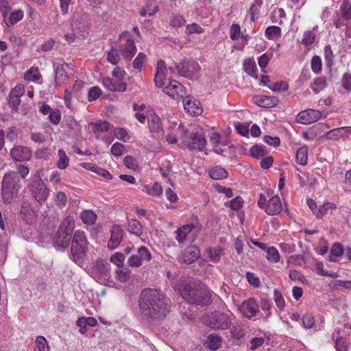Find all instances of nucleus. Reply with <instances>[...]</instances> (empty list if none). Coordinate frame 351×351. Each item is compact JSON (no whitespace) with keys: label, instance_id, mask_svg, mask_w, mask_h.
Wrapping results in <instances>:
<instances>
[{"label":"nucleus","instance_id":"6e6552de","mask_svg":"<svg viewBox=\"0 0 351 351\" xmlns=\"http://www.w3.org/2000/svg\"><path fill=\"white\" fill-rule=\"evenodd\" d=\"M29 187L34 199L39 204H43L46 201L49 194V190L38 173H35L31 177Z\"/></svg>","mask_w":351,"mask_h":351},{"label":"nucleus","instance_id":"aec40b11","mask_svg":"<svg viewBox=\"0 0 351 351\" xmlns=\"http://www.w3.org/2000/svg\"><path fill=\"white\" fill-rule=\"evenodd\" d=\"M73 75V68L69 64L62 63L57 65L56 68V84H62L64 81Z\"/></svg>","mask_w":351,"mask_h":351},{"label":"nucleus","instance_id":"0eeeda50","mask_svg":"<svg viewBox=\"0 0 351 351\" xmlns=\"http://www.w3.org/2000/svg\"><path fill=\"white\" fill-rule=\"evenodd\" d=\"M91 276L101 285L111 287L114 282L111 279L110 266L103 261H97L93 264Z\"/></svg>","mask_w":351,"mask_h":351},{"label":"nucleus","instance_id":"4be33fe9","mask_svg":"<svg viewBox=\"0 0 351 351\" xmlns=\"http://www.w3.org/2000/svg\"><path fill=\"white\" fill-rule=\"evenodd\" d=\"M147 122L149 130L153 135H159L162 132V128L159 117L156 114L153 109H149Z\"/></svg>","mask_w":351,"mask_h":351},{"label":"nucleus","instance_id":"a211bd4d","mask_svg":"<svg viewBox=\"0 0 351 351\" xmlns=\"http://www.w3.org/2000/svg\"><path fill=\"white\" fill-rule=\"evenodd\" d=\"M340 19L334 22L337 28H341L346 26V24L342 21H351V4L348 0H343L339 10Z\"/></svg>","mask_w":351,"mask_h":351},{"label":"nucleus","instance_id":"e433bc0d","mask_svg":"<svg viewBox=\"0 0 351 351\" xmlns=\"http://www.w3.org/2000/svg\"><path fill=\"white\" fill-rule=\"evenodd\" d=\"M121 57V52L115 47H112L107 52V60L113 65H116L120 62Z\"/></svg>","mask_w":351,"mask_h":351},{"label":"nucleus","instance_id":"1a4fd4ad","mask_svg":"<svg viewBox=\"0 0 351 351\" xmlns=\"http://www.w3.org/2000/svg\"><path fill=\"white\" fill-rule=\"evenodd\" d=\"M183 145L189 149L202 151L206 145V139L202 130L186 134L182 140Z\"/></svg>","mask_w":351,"mask_h":351},{"label":"nucleus","instance_id":"0e129e2a","mask_svg":"<svg viewBox=\"0 0 351 351\" xmlns=\"http://www.w3.org/2000/svg\"><path fill=\"white\" fill-rule=\"evenodd\" d=\"M101 94V90L98 86L91 87L88 92V99L89 101H95Z\"/></svg>","mask_w":351,"mask_h":351},{"label":"nucleus","instance_id":"6ab92c4d","mask_svg":"<svg viewBox=\"0 0 351 351\" xmlns=\"http://www.w3.org/2000/svg\"><path fill=\"white\" fill-rule=\"evenodd\" d=\"M163 91L165 94L173 99L182 97L185 93L184 87L176 80H171L164 87Z\"/></svg>","mask_w":351,"mask_h":351},{"label":"nucleus","instance_id":"864d4df0","mask_svg":"<svg viewBox=\"0 0 351 351\" xmlns=\"http://www.w3.org/2000/svg\"><path fill=\"white\" fill-rule=\"evenodd\" d=\"M114 134L117 139L123 141L124 142H128L130 138V136L128 134L127 130L123 128H114Z\"/></svg>","mask_w":351,"mask_h":351},{"label":"nucleus","instance_id":"4c0bfd02","mask_svg":"<svg viewBox=\"0 0 351 351\" xmlns=\"http://www.w3.org/2000/svg\"><path fill=\"white\" fill-rule=\"evenodd\" d=\"M35 346L38 351H50L51 350L48 341L42 335L36 337Z\"/></svg>","mask_w":351,"mask_h":351},{"label":"nucleus","instance_id":"c756f323","mask_svg":"<svg viewBox=\"0 0 351 351\" xmlns=\"http://www.w3.org/2000/svg\"><path fill=\"white\" fill-rule=\"evenodd\" d=\"M336 208L337 206L334 203L327 202L319 206L317 210H314V214L317 218H322L328 213H332Z\"/></svg>","mask_w":351,"mask_h":351},{"label":"nucleus","instance_id":"49530a36","mask_svg":"<svg viewBox=\"0 0 351 351\" xmlns=\"http://www.w3.org/2000/svg\"><path fill=\"white\" fill-rule=\"evenodd\" d=\"M117 278L121 282H126L130 277L129 269L123 267H118L115 271Z\"/></svg>","mask_w":351,"mask_h":351},{"label":"nucleus","instance_id":"a18cd8bd","mask_svg":"<svg viewBox=\"0 0 351 351\" xmlns=\"http://www.w3.org/2000/svg\"><path fill=\"white\" fill-rule=\"evenodd\" d=\"M263 4V0H254L250 8V14L251 16V20L255 21L258 16L259 10Z\"/></svg>","mask_w":351,"mask_h":351},{"label":"nucleus","instance_id":"c85d7f7f","mask_svg":"<svg viewBox=\"0 0 351 351\" xmlns=\"http://www.w3.org/2000/svg\"><path fill=\"white\" fill-rule=\"evenodd\" d=\"M207 252L210 260L213 263L219 262L221 256L225 254V249L219 246L210 247Z\"/></svg>","mask_w":351,"mask_h":351},{"label":"nucleus","instance_id":"39448f33","mask_svg":"<svg viewBox=\"0 0 351 351\" xmlns=\"http://www.w3.org/2000/svg\"><path fill=\"white\" fill-rule=\"evenodd\" d=\"M126 75L124 69L116 66L112 71V77H104L101 80L102 85L108 90L114 92H124L127 89V84L123 80Z\"/></svg>","mask_w":351,"mask_h":351},{"label":"nucleus","instance_id":"b1692460","mask_svg":"<svg viewBox=\"0 0 351 351\" xmlns=\"http://www.w3.org/2000/svg\"><path fill=\"white\" fill-rule=\"evenodd\" d=\"M110 239L108 243V247L110 250L117 248L123 239V230L119 226H113L111 229Z\"/></svg>","mask_w":351,"mask_h":351},{"label":"nucleus","instance_id":"412c9836","mask_svg":"<svg viewBox=\"0 0 351 351\" xmlns=\"http://www.w3.org/2000/svg\"><path fill=\"white\" fill-rule=\"evenodd\" d=\"M200 256L199 249L195 245L188 246L179 256V261L186 264L195 262Z\"/></svg>","mask_w":351,"mask_h":351},{"label":"nucleus","instance_id":"ea45409f","mask_svg":"<svg viewBox=\"0 0 351 351\" xmlns=\"http://www.w3.org/2000/svg\"><path fill=\"white\" fill-rule=\"evenodd\" d=\"M210 177L213 180H220L228 176L226 170L221 167H215L209 171Z\"/></svg>","mask_w":351,"mask_h":351},{"label":"nucleus","instance_id":"9d476101","mask_svg":"<svg viewBox=\"0 0 351 351\" xmlns=\"http://www.w3.org/2000/svg\"><path fill=\"white\" fill-rule=\"evenodd\" d=\"M120 52L123 59L131 60L136 51V47L128 32L122 33L120 36Z\"/></svg>","mask_w":351,"mask_h":351},{"label":"nucleus","instance_id":"c9c22d12","mask_svg":"<svg viewBox=\"0 0 351 351\" xmlns=\"http://www.w3.org/2000/svg\"><path fill=\"white\" fill-rule=\"evenodd\" d=\"M128 230L137 237H140L143 234L141 224L138 221L133 219L128 221Z\"/></svg>","mask_w":351,"mask_h":351},{"label":"nucleus","instance_id":"052dcab7","mask_svg":"<svg viewBox=\"0 0 351 351\" xmlns=\"http://www.w3.org/2000/svg\"><path fill=\"white\" fill-rule=\"evenodd\" d=\"M24 16L23 11L17 10L10 13L9 16V22L11 25H14L20 21Z\"/></svg>","mask_w":351,"mask_h":351},{"label":"nucleus","instance_id":"bf43d9fd","mask_svg":"<svg viewBox=\"0 0 351 351\" xmlns=\"http://www.w3.org/2000/svg\"><path fill=\"white\" fill-rule=\"evenodd\" d=\"M146 60V55L142 52L139 53L133 61V67L135 69L141 70Z\"/></svg>","mask_w":351,"mask_h":351},{"label":"nucleus","instance_id":"4d7b16f0","mask_svg":"<svg viewBox=\"0 0 351 351\" xmlns=\"http://www.w3.org/2000/svg\"><path fill=\"white\" fill-rule=\"evenodd\" d=\"M334 54L333 51L330 45H326L324 47V59L326 61V64L330 67L333 64L334 62Z\"/></svg>","mask_w":351,"mask_h":351},{"label":"nucleus","instance_id":"f704fd0d","mask_svg":"<svg viewBox=\"0 0 351 351\" xmlns=\"http://www.w3.org/2000/svg\"><path fill=\"white\" fill-rule=\"evenodd\" d=\"M58 156L57 167L61 170L65 169L69 165V158L63 149L58 150Z\"/></svg>","mask_w":351,"mask_h":351},{"label":"nucleus","instance_id":"4468645a","mask_svg":"<svg viewBox=\"0 0 351 351\" xmlns=\"http://www.w3.org/2000/svg\"><path fill=\"white\" fill-rule=\"evenodd\" d=\"M176 69L180 76L191 78L199 73L200 66L195 61L183 60L178 64Z\"/></svg>","mask_w":351,"mask_h":351},{"label":"nucleus","instance_id":"5701e85b","mask_svg":"<svg viewBox=\"0 0 351 351\" xmlns=\"http://www.w3.org/2000/svg\"><path fill=\"white\" fill-rule=\"evenodd\" d=\"M10 154L14 160L26 161L31 158L32 151L27 147L16 146L11 150Z\"/></svg>","mask_w":351,"mask_h":351},{"label":"nucleus","instance_id":"bb28decb","mask_svg":"<svg viewBox=\"0 0 351 351\" xmlns=\"http://www.w3.org/2000/svg\"><path fill=\"white\" fill-rule=\"evenodd\" d=\"M194 226L192 223L185 224L180 227L176 232V239L179 243H184L188 234L193 230Z\"/></svg>","mask_w":351,"mask_h":351},{"label":"nucleus","instance_id":"09e8293b","mask_svg":"<svg viewBox=\"0 0 351 351\" xmlns=\"http://www.w3.org/2000/svg\"><path fill=\"white\" fill-rule=\"evenodd\" d=\"M250 153L252 157L260 159L266 155V150L264 146L261 145H256L251 147Z\"/></svg>","mask_w":351,"mask_h":351},{"label":"nucleus","instance_id":"de8ad7c7","mask_svg":"<svg viewBox=\"0 0 351 351\" xmlns=\"http://www.w3.org/2000/svg\"><path fill=\"white\" fill-rule=\"evenodd\" d=\"M267 259L271 263H278L280 261V254L275 247H269L266 250Z\"/></svg>","mask_w":351,"mask_h":351},{"label":"nucleus","instance_id":"473e14b6","mask_svg":"<svg viewBox=\"0 0 351 351\" xmlns=\"http://www.w3.org/2000/svg\"><path fill=\"white\" fill-rule=\"evenodd\" d=\"M295 161L300 165L304 166L308 162V147L306 145L300 147L296 152Z\"/></svg>","mask_w":351,"mask_h":351},{"label":"nucleus","instance_id":"37998d69","mask_svg":"<svg viewBox=\"0 0 351 351\" xmlns=\"http://www.w3.org/2000/svg\"><path fill=\"white\" fill-rule=\"evenodd\" d=\"M243 69L246 73L249 75L254 77H257L256 74V67L255 62L252 59H247L245 60L243 63Z\"/></svg>","mask_w":351,"mask_h":351},{"label":"nucleus","instance_id":"f3484780","mask_svg":"<svg viewBox=\"0 0 351 351\" xmlns=\"http://www.w3.org/2000/svg\"><path fill=\"white\" fill-rule=\"evenodd\" d=\"M183 106L185 111L191 116L200 115L203 112L200 102L191 96L183 99Z\"/></svg>","mask_w":351,"mask_h":351},{"label":"nucleus","instance_id":"f8f14e48","mask_svg":"<svg viewBox=\"0 0 351 351\" xmlns=\"http://www.w3.org/2000/svg\"><path fill=\"white\" fill-rule=\"evenodd\" d=\"M74 229V219L71 216L66 217L62 221L58 231V236L62 247H67L69 243V239L67 237L71 234Z\"/></svg>","mask_w":351,"mask_h":351},{"label":"nucleus","instance_id":"8fccbe9b","mask_svg":"<svg viewBox=\"0 0 351 351\" xmlns=\"http://www.w3.org/2000/svg\"><path fill=\"white\" fill-rule=\"evenodd\" d=\"M40 77V72L36 67L30 68L24 75L25 80L29 82H36L39 80Z\"/></svg>","mask_w":351,"mask_h":351},{"label":"nucleus","instance_id":"dca6fc26","mask_svg":"<svg viewBox=\"0 0 351 351\" xmlns=\"http://www.w3.org/2000/svg\"><path fill=\"white\" fill-rule=\"evenodd\" d=\"M320 117L321 113L319 110L307 109L298 113L296 120L299 123L307 125L317 121Z\"/></svg>","mask_w":351,"mask_h":351},{"label":"nucleus","instance_id":"e2e57ef3","mask_svg":"<svg viewBox=\"0 0 351 351\" xmlns=\"http://www.w3.org/2000/svg\"><path fill=\"white\" fill-rule=\"evenodd\" d=\"M322 64L321 58L318 56H315L311 60V69L312 71L317 74L322 71Z\"/></svg>","mask_w":351,"mask_h":351},{"label":"nucleus","instance_id":"6e6d98bb","mask_svg":"<svg viewBox=\"0 0 351 351\" xmlns=\"http://www.w3.org/2000/svg\"><path fill=\"white\" fill-rule=\"evenodd\" d=\"M53 201L58 206H64L67 203V197L63 192L58 191L54 193Z\"/></svg>","mask_w":351,"mask_h":351},{"label":"nucleus","instance_id":"13d9d810","mask_svg":"<svg viewBox=\"0 0 351 351\" xmlns=\"http://www.w3.org/2000/svg\"><path fill=\"white\" fill-rule=\"evenodd\" d=\"M110 261L118 267H121L123 265L125 256L121 252H116L110 256Z\"/></svg>","mask_w":351,"mask_h":351},{"label":"nucleus","instance_id":"a878e982","mask_svg":"<svg viewBox=\"0 0 351 351\" xmlns=\"http://www.w3.org/2000/svg\"><path fill=\"white\" fill-rule=\"evenodd\" d=\"M210 142L215 153L219 154L223 152V147L226 144L221 141V136L219 133L213 132L210 136Z\"/></svg>","mask_w":351,"mask_h":351},{"label":"nucleus","instance_id":"5fc2aeb1","mask_svg":"<svg viewBox=\"0 0 351 351\" xmlns=\"http://www.w3.org/2000/svg\"><path fill=\"white\" fill-rule=\"evenodd\" d=\"M243 204V200L241 197L237 196V197L232 199L228 202L225 203V206L230 207L232 210H239Z\"/></svg>","mask_w":351,"mask_h":351},{"label":"nucleus","instance_id":"680f3d73","mask_svg":"<svg viewBox=\"0 0 351 351\" xmlns=\"http://www.w3.org/2000/svg\"><path fill=\"white\" fill-rule=\"evenodd\" d=\"M274 300L280 310H283L285 306V302L280 291L274 290Z\"/></svg>","mask_w":351,"mask_h":351},{"label":"nucleus","instance_id":"2f4dec72","mask_svg":"<svg viewBox=\"0 0 351 351\" xmlns=\"http://www.w3.org/2000/svg\"><path fill=\"white\" fill-rule=\"evenodd\" d=\"M21 217L27 222H31L34 217V211L32 209L31 206L27 202H23L20 210Z\"/></svg>","mask_w":351,"mask_h":351},{"label":"nucleus","instance_id":"58836bf2","mask_svg":"<svg viewBox=\"0 0 351 351\" xmlns=\"http://www.w3.org/2000/svg\"><path fill=\"white\" fill-rule=\"evenodd\" d=\"M80 218L84 223L92 225L97 219V215L90 210H85L80 214Z\"/></svg>","mask_w":351,"mask_h":351},{"label":"nucleus","instance_id":"3c124183","mask_svg":"<svg viewBox=\"0 0 351 351\" xmlns=\"http://www.w3.org/2000/svg\"><path fill=\"white\" fill-rule=\"evenodd\" d=\"M343 248L341 244L339 243H335L330 249V256L329 261L335 262V259L332 256L339 257L343 254Z\"/></svg>","mask_w":351,"mask_h":351},{"label":"nucleus","instance_id":"f257e3e1","mask_svg":"<svg viewBox=\"0 0 351 351\" xmlns=\"http://www.w3.org/2000/svg\"><path fill=\"white\" fill-rule=\"evenodd\" d=\"M139 316L147 321L164 318L169 313L168 300L157 289H143L138 300Z\"/></svg>","mask_w":351,"mask_h":351},{"label":"nucleus","instance_id":"79ce46f5","mask_svg":"<svg viewBox=\"0 0 351 351\" xmlns=\"http://www.w3.org/2000/svg\"><path fill=\"white\" fill-rule=\"evenodd\" d=\"M90 125L92 127L94 132H104L108 131L110 129V123L106 121H98L95 123H91Z\"/></svg>","mask_w":351,"mask_h":351},{"label":"nucleus","instance_id":"7ed1b4c3","mask_svg":"<svg viewBox=\"0 0 351 351\" xmlns=\"http://www.w3.org/2000/svg\"><path fill=\"white\" fill-rule=\"evenodd\" d=\"M21 186V179L16 172L5 173L1 184V197L3 202L7 204L13 202L18 197Z\"/></svg>","mask_w":351,"mask_h":351},{"label":"nucleus","instance_id":"20e7f679","mask_svg":"<svg viewBox=\"0 0 351 351\" xmlns=\"http://www.w3.org/2000/svg\"><path fill=\"white\" fill-rule=\"evenodd\" d=\"M258 206L269 215H278L282 210V205L280 197L278 195H274L271 191H267L266 195L260 194Z\"/></svg>","mask_w":351,"mask_h":351},{"label":"nucleus","instance_id":"7c9ffc66","mask_svg":"<svg viewBox=\"0 0 351 351\" xmlns=\"http://www.w3.org/2000/svg\"><path fill=\"white\" fill-rule=\"evenodd\" d=\"M318 30V25H315L312 30H306L304 32L302 38V43L308 46L314 43L316 38V32Z\"/></svg>","mask_w":351,"mask_h":351},{"label":"nucleus","instance_id":"a19ab883","mask_svg":"<svg viewBox=\"0 0 351 351\" xmlns=\"http://www.w3.org/2000/svg\"><path fill=\"white\" fill-rule=\"evenodd\" d=\"M221 338L220 336L210 335L207 339V346L211 350H217L221 346Z\"/></svg>","mask_w":351,"mask_h":351},{"label":"nucleus","instance_id":"774afa93","mask_svg":"<svg viewBox=\"0 0 351 351\" xmlns=\"http://www.w3.org/2000/svg\"><path fill=\"white\" fill-rule=\"evenodd\" d=\"M93 173H96L99 176L102 177L106 180H110L112 178V174L108 170L98 166H96Z\"/></svg>","mask_w":351,"mask_h":351},{"label":"nucleus","instance_id":"69168bd1","mask_svg":"<svg viewBox=\"0 0 351 351\" xmlns=\"http://www.w3.org/2000/svg\"><path fill=\"white\" fill-rule=\"evenodd\" d=\"M49 119L54 125H58L61 120V113L58 109H55L51 111L49 114Z\"/></svg>","mask_w":351,"mask_h":351},{"label":"nucleus","instance_id":"72a5a7b5","mask_svg":"<svg viewBox=\"0 0 351 351\" xmlns=\"http://www.w3.org/2000/svg\"><path fill=\"white\" fill-rule=\"evenodd\" d=\"M327 86V82L324 77H319L313 80V82L311 84V88L315 93H319L326 88Z\"/></svg>","mask_w":351,"mask_h":351},{"label":"nucleus","instance_id":"393cba45","mask_svg":"<svg viewBox=\"0 0 351 351\" xmlns=\"http://www.w3.org/2000/svg\"><path fill=\"white\" fill-rule=\"evenodd\" d=\"M254 103L263 108H272L277 105L278 100L275 97L266 95H256L254 97Z\"/></svg>","mask_w":351,"mask_h":351},{"label":"nucleus","instance_id":"9b49d317","mask_svg":"<svg viewBox=\"0 0 351 351\" xmlns=\"http://www.w3.org/2000/svg\"><path fill=\"white\" fill-rule=\"evenodd\" d=\"M206 324L213 329H228L231 325L228 315L219 312H215L204 320Z\"/></svg>","mask_w":351,"mask_h":351},{"label":"nucleus","instance_id":"cd10ccee","mask_svg":"<svg viewBox=\"0 0 351 351\" xmlns=\"http://www.w3.org/2000/svg\"><path fill=\"white\" fill-rule=\"evenodd\" d=\"M142 191L147 195L158 197L162 193V188L158 182H154L152 184H143Z\"/></svg>","mask_w":351,"mask_h":351},{"label":"nucleus","instance_id":"2eb2a0df","mask_svg":"<svg viewBox=\"0 0 351 351\" xmlns=\"http://www.w3.org/2000/svg\"><path fill=\"white\" fill-rule=\"evenodd\" d=\"M152 259L150 252L144 246L138 248L137 254L132 255L128 261L130 267H139L143 262L149 261Z\"/></svg>","mask_w":351,"mask_h":351},{"label":"nucleus","instance_id":"ddd939ff","mask_svg":"<svg viewBox=\"0 0 351 351\" xmlns=\"http://www.w3.org/2000/svg\"><path fill=\"white\" fill-rule=\"evenodd\" d=\"M238 310L243 317L247 319L255 317L259 313V306L254 298H248L238 306Z\"/></svg>","mask_w":351,"mask_h":351},{"label":"nucleus","instance_id":"423d86ee","mask_svg":"<svg viewBox=\"0 0 351 351\" xmlns=\"http://www.w3.org/2000/svg\"><path fill=\"white\" fill-rule=\"evenodd\" d=\"M87 247L88 241L85 233L81 230H76L74 232L71 247V256L75 262H82L85 256Z\"/></svg>","mask_w":351,"mask_h":351},{"label":"nucleus","instance_id":"f03ea898","mask_svg":"<svg viewBox=\"0 0 351 351\" xmlns=\"http://www.w3.org/2000/svg\"><path fill=\"white\" fill-rule=\"evenodd\" d=\"M177 289L182 298L188 303L200 306H206L210 303V291L202 285L192 286L184 280H179Z\"/></svg>","mask_w":351,"mask_h":351},{"label":"nucleus","instance_id":"603ef678","mask_svg":"<svg viewBox=\"0 0 351 351\" xmlns=\"http://www.w3.org/2000/svg\"><path fill=\"white\" fill-rule=\"evenodd\" d=\"M281 29L278 26H269L265 29V36L269 40H274L280 36Z\"/></svg>","mask_w":351,"mask_h":351},{"label":"nucleus","instance_id":"338daca9","mask_svg":"<svg viewBox=\"0 0 351 351\" xmlns=\"http://www.w3.org/2000/svg\"><path fill=\"white\" fill-rule=\"evenodd\" d=\"M202 32V27L195 23L188 25L186 27V34L189 35L192 34H201Z\"/></svg>","mask_w":351,"mask_h":351},{"label":"nucleus","instance_id":"c03bdc74","mask_svg":"<svg viewBox=\"0 0 351 351\" xmlns=\"http://www.w3.org/2000/svg\"><path fill=\"white\" fill-rule=\"evenodd\" d=\"M347 128L345 127L338 128L333 130H330L326 134V138L330 140H338L341 136H343L344 132L346 131Z\"/></svg>","mask_w":351,"mask_h":351}]
</instances>
